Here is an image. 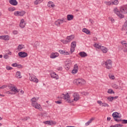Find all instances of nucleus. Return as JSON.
<instances>
[{
  "mask_svg": "<svg viewBox=\"0 0 127 127\" xmlns=\"http://www.w3.org/2000/svg\"><path fill=\"white\" fill-rule=\"evenodd\" d=\"M113 11L120 18H124V17H125L124 14L127 13V5H126L121 6L120 10H119L118 8L115 7L114 8Z\"/></svg>",
  "mask_w": 127,
  "mask_h": 127,
  "instance_id": "1",
  "label": "nucleus"
},
{
  "mask_svg": "<svg viewBox=\"0 0 127 127\" xmlns=\"http://www.w3.org/2000/svg\"><path fill=\"white\" fill-rule=\"evenodd\" d=\"M72 96L73 99L72 100L67 99V103L71 104V103H74V102H77L80 99V95L77 92L73 93Z\"/></svg>",
  "mask_w": 127,
  "mask_h": 127,
  "instance_id": "2",
  "label": "nucleus"
},
{
  "mask_svg": "<svg viewBox=\"0 0 127 127\" xmlns=\"http://www.w3.org/2000/svg\"><path fill=\"white\" fill-rule=\"evenodd\" d=\"M73 83L76 84V85H84L86 83L85 80L82 78H78L77 79H75L73 81Z\"/></svg>",
  "mask_w": 127,
  "mask_h": 127,
  "instance_id": "3",
  "label": "nucleus"
},
{
  "mask_svg": "<svg viewBox=\"0 0 127 127\" xmlns=\"http://www.w3.org/2000/svg\"><path fill=\"white\" fill-rule=\"evenodd\" d=\"M104 64L105 66V68L107 69H111V68H112V60H107L106 62H104Z\"/></svg>",
  "mask_w": 127,
  "mask_h": 127,
  "instance_id": "4",
  "label": "nucleus"
},
{
  "mask_svg": "<svg viewBox=\"0 0 127 127\" xmlns=\"http://www.w3.org/2000/svg\"><path fill=\"white\" fill-rule=\"evenodd\" d=\"M119 115V114L118 112H114L112 114L113 119H114V120L115 121V122H117V123L120 122V119H121V117Z\"/></svg>",
  "mask_w": 127,
  "mask_h": 127,
  "instance_id": "5",
  "label": "nucleus"
},
{
  "mask_svg": "<svg viewBox=\"0 0 127 127\" xmlns=\"http://www.w3.org/2000/svg\"><path fill=\"white\" fill-rule=\"evenodd\" d=\"M64 22H66V18H63L61 19L57 20L55 21V24H56L57 26H60Z\"/></svg>",
  "mask_w": 127,
  "mask_h": 127,
  "instance_id": "6",
  "label": "nucleus"
},
{
  "mask_svg": "<svg viewBox=\"0 0 127 127\" xmlns=\"http://www.w3.org/2000/svg\"><path fill=\"white\" fill-rule=\"evenodd\" d=\"M25 14V11H16L14 12V15L15 16H23Z\"/></svg>",
  "mask_w": 127,
  "mask_h": 127,
  "instance_id": "7",
  "label": "nucleus"
},
{
  "mask_svg": "<svg viewBox=\"0 0 127 127\" xmlns=\"http://www.w3.org/2000/svg\"><path fill=\"white\" fill-rule=\"evenodd\" d=\"M18 55L21 58H25V57H27L28 55L24 52H20L18 53Z\"/></svg>",
  "mask_w": 127,
  "mask_h": 127,
  "instance_id": "8",
  "label": "nucleus"
},
{
  "mask_svg": "<svg viewBox=\"0 0 127 127\" xmlns=\"http://www.w3.org/2000/svg\"><path fill=\"white\" fill-rule=\"evenodd\" d=\"M50 75L52 78L56 79V80L59 79V76H58V75L54 71L51 72Z\"/></svg>",
  "mask_w": 127,
  "mask_h": 127,
  "instance_id": "9",
  "label": "nucleus"
},
{
  "mask_svg": "<svg viewBox=\"0 0 127 127\" xmlns=\"http://www.w3.org/2000/svg\"><path fill=\"white\" fill-rule=\"evenodd\" d=\"M45 125H48L49 126H53V125H56V122L53 121H47L43 122Z\"/></svg>",
  "mask_w": 127,
  "mask_h": 127,
  "instance_id": "10",
  "label": "nucleus"
},
{
  "mask_svg": "<svg viewBox=\"0 0 127 127\" xmlns=\"http://www.w3.org/2000/svg\"><path fill=\"white\" fill-rule=\"evenodd\" d=\"M26 23L24 21V19H21L20 21L19 26L21 28H24L25 27V25Z\"/></svg>",
  "mask_w": 127,
  "mask_h": 127,
  "instance_id": "11",
  "label": "nucleus"
},
{
  "mask_svg": "<svg viewBox=\"0 0 127 127\" xmlns=\"http://www.w3.org/2000/svg\"><path fill=\"white\" fill-rule=\"evenodd\" d=\"M32 107H33V108H35V109H37V110H40V111L41 110V105H40V104H39L38 103H36L34 104H33Z\"/></svg>",
  "mask_w": 127,
  "mask_h": 127,
  "instance_id": "12",
  "label": "nucleus"
},
{
  "mask_svg": "<svg viewBox=\"0 0 127 127\" xmlns=\"http://www.w3.org/2000/svg\"><path fill=\"white\" fill-rule=\"evenodd\" d=\"M78 64H75L74 66L73 69L71 71L72 74H77L78 73Z\"/></svg>",
  "mask_w": 127,
  "mask_h": 127,
  "instance_id": "13",
  "label": "nucleus"
},
{
  "mask_svg": "<svg viewBox=\"0 0 127 127\" xmlns=\"http://www.w3.org/2000/svg\"><path fill=\"white\" fill-rule=\"evenodd\" d=\"M30 80L32 82H35V83H38V79L36 78L34 75H31L30 76Z\"/></svg>",
  "mask_w": 127,
  "mask_h": 127,
  "instance_id": "14",
  "label": "nucleus"
},
{
  "mask_svg": "<svg viewBox=\"0 0 127 127\" xmlns=\"http://www.w3.org/2000/svg\"><path fill=\"white\" fill-rule=\"evenodd\" d=\"M10 90L12 92H14V93H18L20 91V90H18L15 86H11Z\"/></svg>",
  "mask_w": 127,
  "mask_h": 127,
  "instance_id": "15",
  "label": "nucleus"
},
{
  "mask_svg": "<svg viewBox=\"0 0 127 127\" xmlns=\"http://www.w3.org/2000/svg\"><path fill=\"white\" fill-rule=\"evenodd\" d=\"M59 56V54H58V53H52L50 56V58H52V59H55V58H56Z\"/></svg>",
  "mask_w": 127,
  "mask_h": 127,
  "instance_id": "16",
  "label": "nucleus"
},
{
  "mask_svg": "<svg viewBox=\"0 0 127 127\" xmlns=\"http://www.w3.org/2000/svg\"><path fill=\"white\" fill-rule=\"evenodd\" d=\"M0 39H2L3 40H9V35L0 36Z\"/></svg>",
  "mask_w": 127,
  "mask_h": 127,
  "instance_id": "17",
  "label": "nucleus"
},
{
  "mask_svg": "<svg viewBox=\"0 0 127 127\" xmlns=\"http://www.w3.org/2000/svg\"><path fill=\"white\" fill-rule=\"evenodd\" d=\"M78 55L81 57L82 58H84L85 57H87L88 56V54L86 53L85 52H80L79 53Z\"/></svg>",
  "mask_w": 127,
  "mask_h": 127,
  "instance_id": "18",
  "label": "nucleus"
},
{
  "mask_svg": "<svg viewBox=\"0 0 127 127\" xmlns=\"http://www.w3.org/2000/svg\"><path fill=\"white\" fill-rule=\"evenodd\" d=\"M38 99H39L38 98L33 97L31 99L32 106L33 105H34V104L37 103V101H38Z\"/></svg>",
  "mask_w": 127,
  "mask_h": 127,
  "instance_id": "19",
  "label": "nucleus"
},
{
  "mask_svg": "<svg viewBox=\"0 0 127 127\" xmlns=\"http://www.w3.org/2000/svg\"><path fill=\"white\" fill-rule=\"evenodd\" d=\"M66 41H67V42H70V41H72L73 39H74V35H71L70 36H68L66 37Z\"/></svg>",
  "mask_w": 127,
  "mask_h": 127,
  "instance_id": "20",
  "label": "nucleus"
},
{
  "mask_svg": "<svg viewBox=\"0 0 127 127\" xmlns=\"http://www.w3.org/2000/svg\"><path fill=\"white\" fill-rule=\"evenodd\" d=\"M9 2L11 5H17V1L16 0H9Z\"/></svg>",
  "mask_w": 127,
  "mask_h": 127,
  "instance_id": "21",
  "label": "nucleus"
},
{
  "mask_svg": "<svg viewBox=\"0 0 127 127\" xmlns=\"http://www.w3.org/2000/svg\"><path fill=\"white\" fill-rule=\"evenodd\" d=\"M59 52L61 54H63V55H69V53L66 51L61 50L59 51Z\"/></svg>",
  "mask_w": 127,
  "mask_h": 127,
  "instance_id": "22",
  "label": "nucleus"
},
{
  "mask_svg": "<svg viewBox=\"0 0 127 127\" xmlns=\"http://www.w3.org/2000/svg\"><path fill=\"white\" fill-rule=\"evenodd\" d=\"M64 96V100H66L67 102H68V100H70L69 99L70 96H69V94L66 93L65 95L63 94Z\"/></svg>",
  "mask_w": 127,
  "mask_h": 127,
  "instance_id": "23",
  "label": "nucleus"
},
{
  "mask_svg": "<svg viewBox=\"0 0 127 127\" xmlns=\"http://www.w3.org/2000/svg\"><path fill=\"white\" fill-rule=\"evenodd\" d=\"M74 18V16L72 14H68L67 15V20L68 21L72 20Z\"/></svg>",
  "mask_w": 127,
  "mask_h": 127,
  "instance_id": "24",
  "label": "nucleus"
},
{
  "mask_svg": "<svg viewBox=\"0 0 127 127\" xmlns=\"http://www.w3.org/2000/svg\"><path fill=\"white\" fill-rule=\"evenodd\" d=\"M100 49L103 53H107L108 52V49L104 46H102Z\"/></svg>",
  "mask_w": 127,
  "mask_h": 127,
  "instance_id": "25",
  "label": "nucleus"
},
{
  "mask_svg": "<svg viewBox=\"0 0 127 127\" xmlns=\"http://www.w3.org/2000/svg\"><path fill=\"white\" fill-rule=\"evenodd\" d=\"M21 73L20 71H17L16 72V78H17L18 79H20L21 78Z\"/></svg>",
  "mask_w": 127,
  "mask_h": 127,
  "instance_id": "26",
  "label": "nucleus"
},
{
  "mask_svg": "<svg viewBox=\"0 0 127 127\" xmlns=\"http://www.w3.org/2000/svg\"><path fill=\"white\" fill-rule=\"evenodd\" d=\"M48 7H54L55 6V5L53 4V2H52V1H49L48 3Z\"/></svg>",
  "mask_w": 127,
  "mask_h": 127,
  "instance_id": "27",
  "label": "nucleus"
},
{
  "mask_svg": "<svg viewBox=\"0 0 127 127\" xmlns=\"http://www.w3.org/2000/svg\"><path fill=\"white\" fill-rule=\"evenodd\" d=\"M82 31L86 34H90L91 33L90 30H88L87 28H83Z\"/></svg>",
  "mask_w": 127,
  "mask_h": 127,
  "instance_id": "28",
  "label": "nucleus"
},
{
  "mask_svg": "<svg viewBox=\"0 0 127 127\" xmlns=\"http://www.w3.org/2000/svg\"><path fill=\"white\" fill-rule=\"evenodd\" d=\"M94 46L97 49H101L102 48V46H101L100 44H97V43L94 44Z\"/></svg>",
  "mask_w": 127,
  "mask_h": 127,
  "instance_id": "29",
  "label": "nucleus"
},
{
  "mask_svg": "<svg viewBox=\"0 0 127 127\" xmlns=\"http://www.w3.org/2000/svg\"><path fill=\"white\" fill-rule=\"evenodd\" d=\"M25 47H24V45H19L18 46V47H17V50H19V51H20V50H21V49H24Z\"/></svg>",
  "mask_w": 127,
  "mask_h": 127,
  "instance_id": "30",
  "label": "nucleus"
},
{
  "mask_svg": "<svg viewBox=\"0 0 127 127\" xmlns=\"http://www.w3.org/2000/svg\"><path fill=\"white\" fill-rule=\"evenodd\" d=\"M43 0H36L34 1V3L36 5H37V4H39V3H41Z\"/></svg>",
  "mask_w": 127,
  "mask_h": 127,
  "instance_id": "31",
  "label": "nucleus"
},
{
  "mask_svg": "<svg viewBox=\"0 0 127 127\" xmlns=\"http://www.w3.org/2000/svg\"><path fill=\"white\" fill-rule=\"evenodd\" d=\"M104 3L106 4L107 5H113V3L112 1H105Z\"/></svg>",
  "mask_w": 127,
  "mask_h": 127,
  "instance_id": "32",
  "label": "nucleus"
},
{
  "mask_svg": "<svg viewBox=\"0 0 127 127\" xmlns=\"http://www.w3.org/2000/svg\"><path fill=\"white\" fill-rule=\"evenodd\" d=\"M123 47L124 49V52H127V44H125V45H123Z\"/></svg>",
  "mask_w": 127,
  "mask_h": 127,
  "instance_id": "33",
  "label": "nucleus"
},
{
  "mask_svg": "<svg viewBox=\"0 0 127 127\" xmlns=\"http://www.w3.org/2000/svg\"><path fill=\"white\" fill-rule=\"evenodd\" d=\"M119 122H121L122 124H127V120L119 119Z\"/></svg>",
  "mask_w": 127,
  "mask_h": 127,
  "instance_id": "34",
  "label": "nucleus"
},
{
  "mask_svg": "<svg viewBox=\"0 0 127 127\" xmlns=\"http://www.w3.org/2000/svg\"><path fill=\"white\" fill-rule=\"evenodd\" d=\"M117 4H119V1L118 0H115L112 1V5H117Z\"/></svg>",
  "mask_w": 127,
  "mask_h": 127,
  "instance_id": "35",
  "label": "nucleus"
},
{
  "mask_svg": "<svg viewBox=\"0 0 127 127\" xmlns=\"http://www.w3.org/2000/svg\"><path fill=\"white\" fill-rule=\"evenodd\" d=\"M123 125L122 124H116L113 126H111L110 127H122Z\"/></svg>",
  "mask_w": 127,
  "mask_h": 127,
  "instance_id": "36",
  "label": "nucleus"
},
{
  "mask_svg": "<svg viewBox=\"0 0 127 127\" xmlns=\"http://www.w3.org/2000/svg\"><path fill=\"white\" fill-rule=\"evenodd\" d=\"M8 10L9 11H14V10H15V7H10L8 8Z\"/></svg>",
  "mask_w": 127,
  "mask_h": 127,
  "instance_id": "37",
  "label": "nucleus"
},
{
  "mask_svg": "<svg viewBox=\"0 0 127 127\" xmlns=\"http://www.w3.org/2000/svg\"><path fill=\"white\" fill-rule=\"evenodd\" d=\"M76 41H73L71 43V47H74V48L76 47Z\"/></svg>",
  "mask_w": 127,
  "mask_h": 127,
  "instance_id": "38",
  "label": "nucleus"
},
{
  "mask_svg": "<svg viewBox=\"0 0 127 127\" xmlns=\"http://www.w3.org/2000/svg\"><path fill=\"white\" fill-rule=\"evenodd\" d=\"M114 97H109L107 98V100H108V101H109L110 102H113V101L114 100Z\"/></svg>",
  "mask_w": 127,
  "mask_h": 127,
  "instance_id": "39",
  "label": "nucleus"
},
{
  "mask_svg": "<svg viewBox=\"0 0 127 127\" xmlns=\"http://www.w3.org/2000/svg\"><path fill=\"white\" fill-rule=\"evenodd\" d=\"M5 94H7V95H13V92H12V91H8L5 92Z\"/></svg>",
  "mask_w": 127,
  "mask_h": 127,
  "instance_id": "40",
  "label": "nucleus"
},
{
  "mask_svg": "<svg viewBox=\"0 0 127 127\" xmlns=\"http://www.w3.org/2000/svg\"><path fill=\"white\" fill-rule=\"evenodd\" d=\"M61 42H63V43H64V44H67V43H68V41H67V40L66 39L65 40H61Z\"/></svg>",
  "mask_w": 127,
  "mask_h": 127,
  "instance_id": "41",
  "label": "nucleus"
},
{
  "mask_svg": "<svg viewBox=\"0 0 127 127\" xmlns=\"http://www.w3.org/2000/svg\"><path fill=\"white\" fill-rule=\"evenodd\" d=\"M112 87H113V88H115V89H119V86L116 84H113L112 85Z\"/></svg>",
  "mask_w": 127,
  "mask_h": 127,
  "instance_id": "42",
  "label": "nucleus"
},
{
  "mask_svg": "<svg viewBox=\"0 0 127 127\" xmlns=\"http://www.w3.org/2000/svg\"><path fill=\"white\" fill-rule=\"evenodd\" d=\"M101 106H102V107H109V104L108 103H102Z\"/></svg>",
  "mask_w": 127,
  "mask_h": 127,
  "instance_id": "43",
  "label": "nucleus"
},
{
  "mask_svg": "<svg viewBox=\"0 0 127 127\" xmlns=\"http://www.w3.org/2000/svg\"><path fill=\"white\" fill-rule=\"evenodd\" d=\"M70 51H71V53H73V52H74L75 51V48H74L73 47H71Z\"/></svg>",
  "mask_w": 127,
  "mask_h": 127,
  "instance_id": "44",
  "label": "nucleus"
},
{
  "mask_svg": "<svg viewBox=\"0 0 127 127\" xmlns=\"http://www.w3.org/2000/svg\"><path fill=\"white\" fill-rule=\"evenodd\" d=\"M113 89H108L107 92L108 93V94H113Z\"/></svg>",
  "mask_w": 127,
  "mask_h": 127,
  "instance_id": "45",
  "label": "nucleus"
},
{
  "mask_svg": "<svg viewBox=\"0 0 127 127\" xmlns=\"http://www.w3.org/2000/svg\"><path fill=\"white\" fill-rule=\"evenodd\" d=\"M8 57V55H7V54H6L3 56V58H4V59H7Z\"/></svg>",
  "mask_w": 127,
  "mask_h": 127,
  "instance_id": "46",
  "label": "nucleus"
},
{
  "mask_svg": "<svg viewBox=\"0 0 127 127\" xmlns=\"http://www.w3.org/2000/svg\"><path fill=\"white\" fill-rule=\"evenodd\" d=\"M6 68L7 70H11L12 69V67H11L9 66H6Z\"/></svg>",
  "mask_w": 127,
  "mask_h": 127,
  "instance_id": "47",
  "label": "nucleus"
},
{
  "mask_svg": "<svg viewBox=\"0 0 127 127\" xmlns=\"http://www.w3.org/2000/svg\"><path fill=\"white\" fill-rule=\"evenodd\" d=\"M11 65L13 67H17L18 66V64L16 63L12 64Z\"/></svg>",
  "mask_w": 127,
  "mask_h": 127,
  "instance_id": "48",
  "label": "nucleus"
},
{
  "mask_svg": "<svg viewBox=\"0 0 127 127\" xmlns=\"http://www.w3.org/2000/svg\"><path fill=\"white\" fill-rule=\"evenodd\" d=\"M126 42V41H121V43L122 45H125V44H127Z\"/></svg>",
  "mask_w": 127,
  "mask_h": 127,
  "instance_id": "49",
  "label": "nucleus"
},
{
  "mask_svg": "<svg viewBox=\"0 0 127 127\" xmlns=\"http://www.w3.org/2000/svg\"><path fill=\"white\" fill-rule=\"evenodd\" d=\"M5 88H6V85H2L1 87H0V89H1V90H3V89H4Z\"/></svg>",
  "mask_w": 127,
  "mask_h": 127,
  "instance_id": "50",
  "label": "nucleus"
},
{
  "mask_svg": "<svg viewBox=\"0 0 127 127\" xmlns=\"http://www.w3.org/2000/svg\"><path fill=\"white\" fill-rule=\"evenodd\" d=\"M94 120H95V118H91V119L88 121V122H89V123L91 124V123H92V122H93V121H94Z\"/></svg>",
  "mask_w": 127,
  "mask_h": 127,
  "instance_id": "51",
  "label": "nucleus"
},
{
  "mask_svg": "<svg viewBox=\"0 0 127 127\" xmlns=\"http://www.w3.org/2000/svg\"><path fill=\"white\" fill-rule=\"evenodd\" d=\"M29 117H25L23 119H22L23 121H27L28 120H29Z\"/></svg>",
  "mask_w": 127,
  "mask_h": 127,
  "instance_id": "52",
  "label": "nucleus"
},
{
  "mask_svg": "<svg viewBox=\"0 0 127 127\" xmlns=\"http://www.w3.org/2000/svg\"><path fill=\"white\" fill-rule=\"evenodd\" d=\"M58 71H62V67L60 66L57 68Z\"/></svg>",
  "mask_w": 127,
  "mask_h": 127,
  "instance_id": "53",
  "label": "nucleus"
},
{
  "mask_svg": "<svg viewBox=\"0 0 127 127\" xmlns=\"http://www.w3.org/2000/svg\"><path fill=\"white\" fill-rule=\"evenodd\" d=\"M109 77L110 79H112V80H114V79H115V76L114 75H109Z\"/></svg>",
  "mask_w": 127,
  "mask_h": 127,
  "instance_id": "54",
  "label": "nucleus"
},
{
  "mask_svg": "<svg viewBox=\"0 0 127 127\" xmlns=\"http://www.w3.org/2000/svg\"><path fill=\"white\" fill-rule=\"evenodd\" d=\"M55 103L56 104H58L59 105H60V104H62V102H61V101H55Z\"/></svg>",
  "mask_w": 127,
  "mask_h": 127,
  "instance_id": "55",
  "label": "nucleus"
},
{
  "mask_svg": "<svg viewBox=\"0 0 127 127\" xmlns=\"http://www.w3.org/2000/svg\"><path fill=\"white\" fill-rule=\"evenodd\" d=\"M90 124V122L88 121L86 123H85V126H86V127H88V126H89Z\"/></svg>",
  "mask_w": 127,
  "mask_h": 127,
  "instance_id": "56",
  "label": "nucleus"
},
{
  "mask_svg": "<svg viewBox=\"0 0 127 127\" xmlns=\"http://www.w3.org/2000/svg\"><path fill=\"white\" fill-rule=\"evenodd\" d=\"M97 103L100 105H102V104H103V103H102V101H97Z\"/></svg>",
  "mask_w": 127,
  "mask_h": 127,
  "instance_id": "57",
  "label": "nucleus"
},
{
  "mask_svg": "<svg viewBox=\"0 0 127 127\" xmlns=\"http://www.w3.org/2000/svg\"><path fill=\"white\" fill-rule=\"evenodd\" d=\"M20 93H21V94L23 95V94H24V91H23V90H21Z\"/></svg>",
  "mask_w": 127,
  "mask_h": 127,
  "instance_id": "58",
  "label": "nucleus"
},
{
  "mask_svg": "<svg viewBox=\"0 0 127 127\" xmlns=\"http://www.w3.org/2000/svg\"><path fill=\"white\" fill-rule=\"evenodd\" d=\"M13 34H17V31H13Z\"/></svg>",
  "mask_w": 127,
  "mask_h": 127,
  "instance_id": "59",
  "label": "nucleus"
},
{
  "mask_svg": "<svg viewBox=\"0 0 127 127\" xmlns=\"http://www.w3.org/2000/svg\"><path fill=\"white\" fill-rule=\"evenodd\" d=\"M88 93L87 92H84L83 93V95H84L85 96H88Z\"/></svg>",
  "mask_w": 127,
  "mask_h": 127,
  "instance_id": "60",
  "label": "nucleus"
},
{
  "mask_svg": "<svg viewBox=\"0 0 127 127\" xmlns=\"http://www.w3.org/2000/svg\"><path fill=\"white\" fill-rule=\"evenodd\" d=\"M17 67H18V68H21V67H22V66L21 64H18Z\"/></svg>",
  "mask_w": 127,
  "mask_h": 127,
  "instance_id": "61",
  "label": "nucleus"
},
{
  "mask_svg": "<svg viewBox=\"0 0 127 127\" xmlns=\"http://www.w3.org/2000/svg\"><path fill=\"white\" fill-rule=\"evenodd\" d=\"M7 55H11V53L10 52H9L8 53H7Z\"/></svg>",
  "mask_w": 127,
  "mask_h": 127,
  "instance_id": "62",
  "label": "nucleus"
},
{
  "mask_svg": "<svg viewBox=\"0 0 127 127\" xmlns=\"http://www.w3.org/2000/svg\"><path fill=\"white\" fill-rule=\"evenodd\" d=\"M111 120V117L107 118V121H110Z\"/></svg>",
  "mask_w": 127,
  "mask_h": 127,
  "instance_id": "63",
  "label": "nucleus"
},
{
  "mask_svg": "<svg viewBox=\"0 0 127 127\" xmlns=\"http://www.w3.org/2000/svg\"><path fill=\"white\" fill-rule=\"evenodd\" d=\"M35 44L36 45H37V44H39L38 42H35Z\"/></svg>",
  "mask_w": 127,
  "mask_h": 127,
  "instance_id": "64",
  "label": "nucleus"
}]
</instances>
